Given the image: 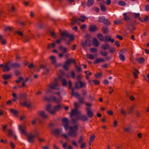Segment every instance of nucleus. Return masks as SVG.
Here are the masks:
<instances>
[{"mask_svg": "<svg viewBox=\"0 0 149 149\" xmlns=\"http://www.w3.org/2000/svg\"><path fill=\"white\" fill-rule=\"evenodd\" d=\"M62 122L64 123H65L63 125L65 130L67 131L68 129H70L68 133V135L72 137L76 138L78 136L77 131L78 130V125H74L73 126H69V122L67 118H63Z\"/></svg>", "mask_w": 149, "mask_h": 149, "instance_id": "f257e3e1", "label": "nucleus"}, {"mask_svg": "<svg viewBox=\"0 0 149 149\" xmlns=\"http://www.w3.org/2000/svg\"><path fill=\"white\" fill-rule=\"evenodd\" d=\"M86 40L85 42H81V45L83 48H85L86 46L88 47H91V36L89 35H87L86 36Z\"/></svg>", "mask_w": 149, "mask_h": 149, "instance_id": "f03ea898", "label": "nucleus"}, {"mask_svg": "<svg viewBox=\"0 0 149 149\" xmlns=\"http://www.w3.org/2000/svg\"><path fill=\"white\" fill-rule=\"evenodd\" d=\"M63 39L61 38L58 39L55 41V42H52L51 44H49L48 45L47 49H49L52 47L54 48L56 47V43L58 44H60L62 40Z\"/></svg>", "mask_w": 149, "mask_h": 149, "instance_id": "7ed1b4c3", "label": "nucleus"}, {"mask_svg": "<svg viewBox=\"0 0 149 149\" xmlns=\"http://www.w3.org/2000/svg\"><path fill=\"white\" fill-rule=\"evenodd\" d=\"M62 108V106L60 104H59L55 106H54L53 109L52 110V111H50V113L54 115L55 114L56 111L60 110Z\"/></svg>", "mask_w": 149, "mask_h": 149, "instance_id": "20e7f679", "label": "nucleus"}, {"mask_svg": "<svg viewBox=\"0 0 149 149\" xmlns=\"http://www.w3.org/2000/svg\"><path fill=\"white\" fill-rule=\"evenodd\" d=\"M9 65H10V61L8 62L4 65H3V67H2V71L4 72H9L10 70V68L9 66Z\"/></svg>", "mask_w": 149, "mask_h": 149, "instance_id": "39448f33", "label": "nucleus"}, {"mask_svg": "<svg viewBox=\"0 0 149 149\" xmlns=\"http://www.w3.org/2000/svg\"><path fill=\"white\" fill-rule=\"evenodd\" d=\"M76 119L84 122L87 121L88 119V116L86 115H80L79 117H77Z\"/></svg>", "mask_w": 149, "mask_h": 149, "instance_id": "423d86ee", "label": "nucleus"}, {"mask_svg": "<svg viewBox=\"0 0 149 149\" xmlns=\"http://www.w3.org/2000/svg\"><path fill=\"white\" fill-rule=\"evenodd\" d=\"M86 110L87 111V115L88 117L92 118L93 117L94 115L93 113L91 110V107H87L86 108Z\"/></svg>", "mask_w": 149, "mask_h": 149, "instance_id": "0eeeda50", "label": "nucleus"}, {"mask_svg": "<svg viewBox=\"0 0 149 149\" xmlns=\"http://www.w3.org/2000/svg\"><path fill=\"white\" fill-rule=\"evenodd\" d=\"M81 112L79 111L76 109H74L72 110L71 112L70 116L71 117H72L74 116H77L78 115L80 114Z\"/></svg>", "mask_w": 149, "mask_h": 149, "instance_id": "6e6552de", "label": "nucleus"}, {"mask_svg": "<svg viewBox=\"0 0 149 149\" xmlns=\"http://www.w3.org/2000/svg\"><path fill=\"white\" fill-rule=\"evenodd\" d=\"M51 130L52 133L56 137L59 135L62 131L61 129H56L55 130H53L52 128Z\"/></svg>", "mask_w": 149, "mask_h": 149, "instance_id": "1a4fd4ad", "label": "nucleus"}, {"mask_svg": "<svg viewBox=\"0 0 149 149\" xmlns=\"http://www.w3.org/2000/svg\"><path fill=\"white\" fill-rule=\"evenodd\" d=\"M19 129L21 134H23L26 136H28V132L24 129L21 125L19 126Z\"/></svg>", "mask_w": 149, "mask_h": 149, "instance_id": "9d476101", "label": "nucleus"}, {"mask_svg": "<svg viewBox=\"0 0 149 149\" xmlns=\"http://www.w3.org/2000/svg\"><path fill=\"white\" fill-rule=\"evenodd\" d=\"M60 31L61 33V38L63 39V40H66V37H68L69 36V35L67 31H64L63 32H62V31L61 30H60Z\"/></svg>", "mask_w": 149, "mask_h": 149, "instance_id": "9b49d317", "label": "nucleus"}, {"mask_svg": "<svg viewBox=\"0 0 149 149\" xmlns=\"http://www.w3.org/2000/svg\"><path fill=\"white\" fill-rule=\"evenodd\" d=\"M99 5L101 10L103 12H105L106 10V8L105 5V2L104 1L100 3Z\"/></svg>", "mask_w": 149, "mask_h": 149, "instance_id": "f8f14e48", "label": "nucleus"}, {"mask_svg": "<svg viewBox=\"0 0 149 149\" xmlns=\"http://www.w3.org/2000/svg\"><path fill=\"white\" fill-rule=\"evenodd\" d=\"M102 32L105 34H107L109 32V29L108 27L104 25L102 28Z\"/></svg>", "mask_w": 149, "mask_h": 149, "instance_id": "ddd939ff", "label": "nucleus"}, {"mask_svg": "<svg viewBox=\"0 0 149 149\" xmlns=\"http://www.w3.org/2000/svg\"><path fill=\"white\" fill-rule=\"evenodd\" d=\"M39 115L43 119L47 118L48 117V115L45 114V111H42L39 112L38 113Z\"/></svg>", "mask_w": 149, "mask_h": 149, "instance_id": "4468645a", "label": "nucleus"}, {"mask_svg": "<svg viewBox=\"0 0 149 149\" xmlns=\"http://www.w3.org/2000/svg\"><path fill=\"white\" fill-rule=\"evenodd\" d=\"M59 79L61 81L63 86H66L67 82L65 79L63 78L61 76H60L59 77Z\"/></svg>", "mask_w": 149, "mask_h": 149, "instance_id": "2eb2a0df", "label": "nucleus"}, {"mask_svg": "<svg viewBox=\"0 0 149 149\" xmlns=\"http://www.w3.org/2000/svg\"><path fill=\"white\" fill-rule=\"evenodd\" d=\"M10 65L12 68H19L20 65L18 63H11L10 62Z\"/></svg>", "mask_w": 149, "mask_h": 149, "instance_id": "dca6fc26", "label": "nucleus"}, {"mask_svg": "<svg viewBox=\"0 0 149 149\" xmlns=\"http://www.w3.org/2000/svg\"><path fill=\"white\" fill-rule=\"evenodd\" d=\"M27 136V140L30 143H33L34 141V139L32 136V134L31 133H30L29 135L28 134Z\"/></svg>", "mask_w": 149, "mask_h": 149, "instance_id": "f3484780", "label": "nucleus"}, {"mask_svg": "<svg viewBox=\"0 0 149 149\" xmlns=\"http://www.w3.org/2000/svg\"><path fill=\"white\" fill-rule=\"evenodd\" d=\"M79 22L77 21V19L75 17H73L71 20V22L70 23V24L72 25H73L75 24L76 23L79 24Z\"/></svg>", "mask_w": 149, "mask_h": 149, "instance_id": "a211bd4d", "label": "nucleus"}, {"mask_svg": "<svg viewBox=\"0 0 149 149\" xmlns=\"http://www.w3.org/2000/svg\"><path fill=\"white\" fill-rule=\"evenodd\" d=\"M92 43L94 46L96 47H98L100 44V42L96 38H94V40L92 41Z\"/></svg>", "mask_w": 149, "mask_h": 149, "instance_id": "6ab92c4d", "label": "nucleus"}, {"mask_svg": "<svg viewBox=\"0 0 149 149\" xmlns=\"http://www.w3.org/2000/svg\"><path fill=\"white\" fill-rule=\"evenodd\" d=\"M110 47V45L107 43H105L102 45L101 47L102 49L106 50L108 49Z\"/></svg>", "mask_w": 149, "mask_h": 149, "instance_id": "aec40b11", "label": "nucleus"}, {"mask_svg": "<svg viewBox=\"0 0 149 149\" xmlns=\"http://www.w3.org/2000/svg\"><path fill=\"white\" fill-rule=\"evenodd\" d=\"M98 28L95 26L92 25L90 26L89 31L91 32H93L98 30Z\"/></svg>", "mask_w": 149, "mask_h": 149, "instance_id": "412c9836", "label": "nucleus"}, {"mask_svg": "<svg viewBox=\"0 0 149 149\" xmlns=\"http://www.w3.org/2000/svg\"><path fill=\"white\" fill-rule=\"evenodd\" d=\"M105 61V60L104 58H99L96 59L93 63L95 64H97L98 63L104 62Z\"/></svg>", "mask_w": 149, "mask_h": 149, "instance_id": "4be33fe9", "label": "nucleus"}, {"mask_svg": "<svg viewBox=\"0 0 149 149\" xmlns=\"http://www.w3.org/2000/svg\"><path fill=\"white\" fill-rule=\"evenodd\" d=\"M72 63H74V64L76 63L74 62V59L73 58L68 59L65 62V63L68 65H70Z\"/></svg>", "mask_w": 149, "mask_h": 149, "instance_id": "5701e85b", "label": "nucleus"}, {"mask_svg": "<svg viewBox=\"0 0 149 149\" xmlns=\"http://www.w3.org/2000/svg\"><path fill=\"white\" fill-rule=\"evenodd\" d=\"M51 97H53V101L55 102L56 103H58L60 101H61L62 98L60 97L59 98H57L54 96L52 95Z\"/></svg>", "mask_w": 149, "mask_h": 149, "instance_id": "b1692460", "label": "nucleus"}, {"mask_svg": "<svg viewBox=\"0 0 149 149\" xmlns=\"http://www.w3.org/2000/svg\"><path fill=\"white\" fill-rule=\"evenodd\" d=\"M59 49L61 51H63V53H65L68 51L66 47H63L61 45H60L58 47Z\"/></svg>", "mask_w": 149, "mask_h": 149, "instance_id": "393cba45", "label": "nucleus"}, {"mask_svg": "<svg viewBox=\"0 0 149 149\" xmlns=\"http://www.w3.org/2000/svg\"><path fill=\"white\" fill-rule=\"evenodd\" d=\"M74 88H72V91H71L72 95H75V97L77 98H78L80 96V95L77 92H75V93H74Z\"/></svg>", "mask_w": 149, "mask_h": 149, "instance_id": "a878e982", "label": "nucleus"}, {"mask_svg": "<svg viewBox=\"0 0 149 149\" xmlns=\"http://www.w3.org/2000/svg\"><path fill=\"white\" fill-rule=\"evenodd\" d=\"M134 108V107L133 106H131L130 108H128L127 109L128 114H130L131 113H132L133 112V110Z\"/></svg>", "mask_w": 149, "mask_h": 149, "instance_id": "bb28decb", "label": "nucleus"}, {"mask_svg": "<svg viewBox=\"0 0 149 149\" xmlns=\"http://www.w3.org/2000/svg\"><path fill=\"white\" fill-rule=\"evenodd\" d=\"M2 78L5 80L8 79L11 77V75L10 74H4L2 76Z\"/></svg>", "mask_w": 149, "mask_h": 149, "instance_id": "cd10ccee", "label": "nucleus"}, {"mask_svg": "<svg viewBox=\"0 0 149 149\" xmlns=\"http://www.w3.org/2000/svg\"><path fill=\"white\" fill-rule=\"evenodd\" d=\"M50 59L52 60V63L53 64H55L56 62V57L55 56H52L49 57Z\"/></svg>", "mask_w": 149, "mask_h": 149, "instance_id": "c85d7f7f", "label": "nucleus"}, {"mask_svg": "<svg viewBox=\"0 0 149 149\" xmlns=\"http://www.w3.org/2000/svg\"><path fill=\"white\" fill-rule=\"evenodd\" d=\"M10 112L13 113V115L15 116H16L17 115L18 113V112L17 111L13 109H11L10 110Z\"/></svg>", "mask_w": 149, "mask_h": 149, "instance_id": "c756f323", "label": "nucleus"}, {"mask_svg": "<svg viewBox=\"0 0 149 149\" xmlns=\"http://www.w3.org/2000/svg\"><path fill=\"white\" fill-rule=\"evenodd\" d=\"M97 36L101 41H103L104 40V37L102 34L100 33L98 34H97Z\"/></svg>", "mask_w": 149, "mask_h": 149, "instance_id": "7c9ffc66", "label": "nucleus"}, {"mask_svg": "<svg viewBox=\"0 0 149 149\" xmlns=\"http://www.w3.org/2000/svg\"><path fill=\"white\" fill-rule=\"evenodd\" d=\"M94 2V0H88L87 2V5L88 7L92 6Z\"/></svg>", "mask_w": 149, "mask_h": 149, "instance_id": "2f4dec72", "label": "nucleus"}, {"mask_svg": "<svg viewBox=\"0 0 149 149\" xmlns=\"http://www.w3.org/2000/svg\"><path fill=\"white\" fill-rule=\"evenodd\" d=\"M8 134V136H11L13 135V132L11 129H9L7 130Z\"/></svg>", "mask_w": 149, "mask_h": 149, "instance_id": "473e14b6", "label": "nucleus"}, {"mask_svg": "<svg viewBox=\"0 0 149 149\" xmlns=\"http://www.w3.org/2000/svg\"><path fill=\"white\" fill-rule=\"evenodd\" d=\"M80 84V88H84L86 86V83L84 82L79 81V82Z\"/></svg>", "mask_w": 149, "mask_h": 149, "instance_id": "72a5a7b5", "label": "nucleus"}, {"mask_svg": "<svg viewBox=\"0 0 149 149\" xmlns=\"http://www.w3.org/2000/svg\"><path fill=\"white\" fill-rule=\"evenodd\" d=\"M83 137L82 135H80L79 138V139L78 143L79 144H81L82 143L84 142H85L83 141Z\"/></svg>", "mask_w": 149, "mask_h": 149, "instance_id": "f704fd0d", "label": "nucleus"}, {"mask_svg": "<svg viewBox=\"0 0 149 149\" xmlns=\"http://www.w3.org/2000/svg\"><path fill=\"white\" fill-rule=\"evenodd\" d=\"M127 29L131 32H132L133 30L135 29V28L132 24L130 25V26L128 27Z\"/></svg>", "mask_w": 149, "mask_h": 149, "instance_id": "c9c22d12", "label": "nucleus"}, {"mask_svg": "<svg viewBox=\"0 0 149 149\" xmlns=\"http://www.w3.org/2000/svg\"><path fill=\"white\" fill-rule=\"evenodd\" d=\"M118 3L119 5L122 6H124L126 5V3L124 1L122 0L119 1Z\"/></svg>", "mask_w": 149, "mask_h": 149, "instance_id": "e433bc0d", "label": "nucleus"}, {"mask_svg": "<svg viewBox=\"0 0 149 149\" xmlns=\"http://www.w3.org/2000/svg\"><path fill=\"white\" fill-rule=\"evenodd\" d=\"M52 107L51 105L50 104H48L46 106V109L47 111L49 112V113H50V111H52V110H50V109Z\"/></svg>", "mask_w": 149, "mask_h": 149, "instance_id": "4c0bfd02", "label": "nucleus"}, {"mask_svg": "<svg viewBox=\"0 0 149 149\" xmlns=\"http://www.w3.org/2000/svg\"><path fill=\"white\" fill-rule=\"evenodd\" d=\"M19 96L23 100H26V94L25 93H21L19 95Z\"/></svg>", "mask_w": 149, "mask_h": 149, "instance_id": "58836bf2", "label": "nucleus"}, {"mask_svg": "<svg viewBox=\"0 0 149 149\" xmlns=\"http://www.w3.org/2000/svg\"><path fill=\"white\" fill-rule=\"evenodd\" d=\"M103 22L104 24L107 26H109L110 24V22L109 20L107 19H105V18L104 19Z\"/></svg>", "mask_w": 149, "mask_h": 149, "instance_id": "ea45409f", "label": "nucleus"}, {"mask_svg": "<svg viewBox=\"0 0 149 149\" xmlns=\"http://www.w3.org/2000/svg\"><path fill=\"white\" fill-rule=\"evenodd\" d=\"M49 86L51 89H57L58 90H59L58 89L56 86H54L53 84H50L49 85Z\"/></svg>", "mask_w": 149, "mask_h": 149, "instance_id": "a19ab883", "label": "nucleus"}, {"mask_svg": "<svg viewBox=\"0 0 149 149\" xmlns=\"http://www.w3.org/2000/svg\"><path fill=\"white\" fill-rule=\"evenodd\" d=\"M136 60H138V62L140 63H143L144 61V58L142 57H140L139 59H136Z\"/></svg>", "mask_w": 149, "mask_h": 149, "instance_id": "79ce46f5", "label": "nucleus"}, {"mask_svg": "<svg viewBox=\"0 0 149 149\" xmlns=\"http://www.w3.org/2000/svg\"><path fill=\"white\" fill-rule=\"evenodd\" d=\"M78 98L79 101L80 103L82 104L84 103V98L81 97L80 96Z\"/></svg>", "mask_w": 149, "mask_h": 149, "instance_id": "37998d69", "label": "nucleus"}, {"mask_svg": "<svg viewBox=\"0 0 149 149\" xmlns=\"http://www.w3.org/2000/svg\"><path fill=\"white\" fill-rule=\"evenodd\" d=\"M119 57L120 59L122 61H124L125 60V58L124 56L122 54H120Z\"/></svg>", "mask_w": 149, "mask_h": 149, "instance_id": "c03bdc74", "label": "nucleus"}, {"mask_svg": "<svg viewBox=\"0 0 149 149\" xmlns=\"http://www.w3.org/2000/svg\"><path fill=\"white\" fill-rule=\"evenodd\" d=\"M100 54L102 56H106L108 54V53L106 51H102L100 52Z\"/></svg>", "mask_w": 149, "mask_h": 149, "instance_id": "a18cd8bd", "label": "nucleus"}, {"mask_svg": "<svg viewBox=\"0 0 149 149\" xmlns=\"http://www.w3.org/2000/svg\"><path fill=\"white\" fill-rule=\"evenodd\" d=\"M24 100V103H20V104L21 105L25 106L26 104L28 103L29 102H28L27 99Z\"/></svg>", "mask_w": 149, "mask_h": 149, "instance_id": "49530a36", "label": "nucleus"}, {"mask_svg": "<svg viewBox=\"0 0 149 149\" xmlns=\"http://www.w3.org/2000/svg\"><path fill=\"white\" fill-rule=\"evenodd\" d=\"M23 80V78L22 77H19L18 79L16 80L15 81L16 83H19L21 81H22Z\"/></svg>", "mask_w": 149, "mask_h": 149, "instance_id": "de8ad7c7", "label": "nucleus"}, {"mask_svg": "<svg viewBox=\"0 0 149 149\" xmlns=\"http://www.w3.org/2000/svg\"><path fill=\"white\" fill-rule=\"evenodd\" d=\"M90 51L93 53H95L97 52V49L95 48H92L90 49Z\"/></svg>", "mask_w": 149, "mask_h": 149, "instance_id": "09e8293b", "label": "nucleus"}, {"mask_svg": "<svg viewBox=\"0 0 149 149\" xmlns=\"http://www.w3.org/2000/svg\"><path fill=\"white\" fill-rule=\"evenodd\" d=\"M52 97L51 96L49 98H48L46 96H45L43 97V99L47 101H50L52 100Z\"/></svg>", "mask_w": 149, "mask_h": 149, "instance_id": "8fccbe9b", "label": "nucleus"}, {"mask_svg": "<svg viewBox=\"0 0 149 149\" xmlns=\"http://www.w3.org/2000/svg\"><path fill=\"white\" fill-rule=\"evenodd\" d=\"M30 40V38H29L27 36H25L24 38V42L25 43H26L28 42H29Z\"/></svg>", "mask_w": 149, "mask_h": 149, "instance_id": "3c124183", "label": "nucleus"}, {"mask_svg": "<svg viewBox=\"0 0 149 149\" xmlns=\"http://www.w3.org/2000/svg\"><path fill=\"white\" fill-rule=\"evenodd\" d=\"M95 136L94 135H93L91 136L90 138V141L91 142H93L95 138Z\"/></svg>", "mask_w": 149, "mask_h": 149, "instance_id": "603ef678", "label": "nucleus"}, {"mask_svg": "<svg viewBox=\"0 0 149 149\" xmlns=\"http://www.w3.org/2000/svg\"><path fill=\"white\" fill-rule=\"evenodd\" d=\"M121 113L125 116L127 115V113L125 111L123 108H122L120 110Z\"/></svg>", "mask_w": 149, "mask_h": 149, "instance_id": "864d4df0", "label": "nucleus"}, {"mask_svg": "<svg viewBox=\"0 0 149 149\" xmlns=\"http://www.w3.org/2000/svg\"><path fill=\"white\" fill-rule=\"evenodd\" d=\"M74 106L75 107V109H77L80 107V105L77 102H75L74 103Z\"/></svg>", "mask_w": 149, "mask_h": 149, "instance_id": "5fc2aeb1", "label": "nucleus"}, {"mask_svg": "<svg viewBox=\"0 0 149 149\" xmlns=\"http://www.w3.org/2000/svg\"><path fill=\"white\" fill-rule=\"evenodd\" d=\"M10 145L11 148L12 149H14L15 147V145L14 143H13L12 141H10L9 143Z\"/></svg>", "mask_w": 149, "mask_h": 149, "instance_id": "6e6d98bb", "label": "nucleus"}, {"mask_svg": "<svg viewBox=\"0 0 149 149\" xmlns=\"http://www.w3.org/2000/svg\"><path fill=\"white\" fill-rule=\"evenodd\" d=\"M75 67V68H76V69L77 70L78 72H81V71H82V69H81V67H78L77 65H76Z\"/></svg>", "mask_w": 149, "mask_h": 149, "instance_id": "4d7b16f0", "label": "nucleus"}, {"mask_svg": "<svg viewBox=\"0 0 149 149\" xmlns=\"http://www.w3.org/2000/svg\"><path fill=\"white\" fill-rule=\"evenodd\" d=\"M54 86H56V87L58 86V84L57 82V80L56 78L55 79V80L54 83L52 84Z\"/></svg>", "mask_w": 149, "mask_h": 149, "instance_id": "13d9d810", "label": "nucleus"}, {"mask_svg": "<svg viewBox=\"0 0 149 149\" xmlns=\"http://www.w3.org/2000/svg\"><path fill=\"white\" fill-rule=\"evenodd\" d=\"M104 18L105 17H99L98 19V22L101 23L103 22Z\"/></svg>", "mask_w": 149, "mask_h": 149, "instance_id": "bf43d9fd", "label": "nucleus"}, {"mask_svg": "<svg viewBox=\"0 0 149 149\" xmlns=\"http://www.w3.org/2000/svg\"><path fill=\"white\" fill-rule=\"evenodd\" d=\"M14 74L16 76H18L20 75V72L18 70H15L14 72Z\"/></svg>", "mask_w": 149, "mask_h": 149, "instance_id": "052dcab7", "label": "nucleus"}, {"mask_svg": "<svg viewBox=\"0 0 149 149\" xmlns=\"http://www.w3.org/2000/svg\"><path fill=\"white\" fill-rule=\"evenodd\" d=\"M127 13H125L123 14V15L125 17V20H128L130 19V18L127 16Z\"/></svg>", "mask_w": 149, "mask_h": 149, "instance_id": "680f3d73", "label": "nucleus"}, {"mask_svg": "<svg viewBox=\"0 0 149 149\" xmlns=\"http://www.w3.org/2000/svg\"><path fill=\"white\" fill-rule=\"evenodd\" d=\"M7 127V125H2V129L3 132L6 131V130Z\"/></svg>", "mask_w": 149, "mask_h": 149, "instance_id": "e2e57ef3", "label": "nucleus"}, {"mask_svg": "<svg viewBox=\"0 0 149 149\" xmlns=\"http://www.w3.org/2000/svg\"><path fill=\"white\" fill-rule=\"evenodd\" d=\"M44 24L43 23L40 22L38 24V26L39 29H42L43 26Z\"/></svg>", "mask_w": 149, "mask_h": 149, "instance_id": "0e129e2a", "label": "nucleus"}, {"mask_svg": "<svg viewBox=\"0 0 149 149\" xmlns=\"http://www.w3.org/2000/svg\"><path fill=\"white\" fill-rule=\"evenodd\" d=\"M87 57L91 59H93L94 58L92 54H88Z\"/></svg>", "mask_w": 149, "mask_h": 149, "instance_id": "69168bd1", "label": "nucleus"}, {"mask_svg": "<svg viewBox=\"0 0 149 149\" xmlns=\"http://www.w3.org/2000/svg\"><path fill=\"white\" fill-rule=\"evenodd\" d=\"M109 52L111 53H113L115 52V49L113 47H111L109 49Z\"/></svg>", "mask_w": 149, "mask_h": 149, "instance_id": "338daca9", "label": "nucleus"}, {"mask_svg": "<svg viewBox=\"0 0 149 149\" xmlns=\"http://www.w3.org/2000/svg\"><path fill=\"white\" fill-rule=\"evenodd\" d=\"M11 28L9 26L5 27L4 29V30L6 32L8 31H10L11 30Z\"/></svg>", "mask_w": 149, "mask_h": 149, "instance_id": "774afa93", "label": "nucleus"}]
</instances>
